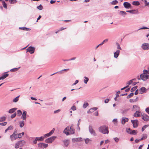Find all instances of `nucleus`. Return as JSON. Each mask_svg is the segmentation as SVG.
Returning a JSON list of instances; mask_svg holds the SVG:
<instances>
[{
    "label": "nucleus",
    "mask_w": 149,
    "mask_h": 149,
    "mask_svg": "<svg viewBox=\"0 0 149 149\" xmlns=\"http://www.w3.org/2000/svg\"><path fill=\"white\" fill-rule=\"evenodd\" d=\"M72 125L70 127L68 126L66 127L63 131L64 133L67 135L74 134L75 130L72 128Z\"/></svg>",
    "instance_id": "f257e3e1"
},
{
    "label": "nucleus",
    "mask_w": 149,
    "mask_h": 149,
    "mask_svg": "<svg viewBox=\"0 0 149 149\" xmlns=\"http://www.w3.org/2000/svg\"><path fill=\"white\" fill-rule=\"evenodd\" d=\"M99 132L104 134H108L109 132L108 127L105 125L101 126L98 128Z\"/></svg>",
    "instance_id": "f03ea898"
},
{
    "label": "nucleus",
    "mask_w": 149,
    "mask_h": 149,
    "mask_svg": "<svg viewBox=\"0 0 149 149\" xmlns=\"http://www.w3.org/2000/svg\"><path fill=\"white\" fill-rule=\"evenodd\" d=\"M25 142L24 140H21L16 143L15 145V148L17 149L19 147H22L25 143Z\"/></svg>",
    "instance_id": "7ed1b4c3"
},
{
    "label": "nucleus",
    "mask_w": 149,
    "mask_h": 149,
    "mask_svg": "<svg viewBox=\"0 0 149 149\" xmlns=\"http://www.w3.org/2000/svg\"><path fill=\"white\" fill-rule=\"evenodd\" d=\"M56 136H54L49 138L45 140V142L47 143H51L56 138Z\"/></svg>",
    "instance_id": "20e7f679"
},
{
    "label": "nucleus",
    "mask_w": 149,
    "mask_h": 149,
    "mask_svg": "<svg viewBox=\"0 0 149 149\" xmlns=\"http://www.w3.org/2000/svg\"><path fill=\"white\" fill-rule=\"evenodd\" d=\"M88 129L89 132L91 134H92L94 136L97 135V134L95 131L93 130L92 125H90L89 126Z\"/></svg>",
    "instance_id": "39448f33"
},
{
    "label": "nucleus",
    "mask_w": 149,
    "mask_h": 149,
    "mask_svg": "<svg viewBox=\"0 0 149 149\" xmlns=\"http://www.w3.org/2000/svg\"><path fill=\"white\" fill-rule=\"evenodd\" d=\"M140 78L143 81H145L149 78V75L147 74H142L140 75Z\"/></svg>",
    "instance_id": "423d86ee"
},
{
    "label": "nucleus",
    "mask_w": 149,
    "mask_h": 149,
    "mask_svg": "<svg viewBox=\"0 0 149 149\" xmlns=\"http://www.w3.org/2000/svg\"><path fill=\"white\" fill-rule=\"evenodd\" d=\"M142 118L145 121H148L149 120V116L146 114L141 113Z\"/></svg>",
    "instance_id": "0eeeda50"
},
{
    "label": "nucleus",
    "mask_w": 149,
    "mask_h": 149,
    "mask_svg": "<svg viewBox=\"0 0 149 149\" xmlns=\"http://www.w3.org/2000/svg\"><path fill=\"white\" fill-rule=\"evenodd\" d=\"M13 137H14L15 140L17 138V130H15L13 134L10 136V138L11 139V141H12L13 140Z\"/></svg>",
    "instance_id": "6e6552de"
},
{
    "label": "nucleus",
    "mask_w": 149,
    "mask_h": 149,
    "mask_svg": "<svg viewBox=\"0 0 149 149\" xmlns=\"http://www.w3.org/2000/svg\"><path fill=\"white\" fill-rule=\"evenodd\" d=\"M141 47L144 50H147L149 49V44L145 43L143 44Z\"/></svg>",
    "instance_id": "1a4fd4ad"
},
{
    "label": "nucleus",
    "mask_w": 149,
    "mask_h": 149,
    "mask_svg": "<svg viewBox=\"0 0 149 149\" xmlns=\"http://www.w3.org/2000/svg\"><path fill=\"white\" fill-rule=\"evenodd\" d=\"M131 121L132 123L133 124V126L134 127L136 128L137 127L139 124L138 120H131Z\"/></svg>",
    "instance_id": "9d476101"
},
{
    "label": "nucleus",
    "mask_w": 149,
    "mask_h": 149,
    "mask_svg": "<svg viewBox=\"0 0 149 149\" xmlns=\"http://www.w3.org/2000/svg\"><path fill=\"white\" fill-rule=\"evenodd\" d=\"M27 52H29L31 54L34 53L35 51V48L31 46L29 47L26 49Z\"/></svg>",
    "instance_id": "9b49d317"
},
{
    "label": "nucleus",
    "mask_w": 149,
    "mask_h": 149,
    "mask_svg": "<svg viewBox=\"0 0 149 149\" xmlns=\"http://www.w3.org/2000/svg\"><path fill=\"white\" fill-rule=\"evenodd\" d=\"M48 146L47 144L40 143L38 144V146L40 148H47Z\"/></svg>",
    "instance_id": "f8f14e48"
},
{
    "label": "nucleus",
    "mask_w": 149,
    "mask_h": 149,
    "mask_svg": "<svg viewBox=\"0 0 149 149\" xmlns=\"http://www.w3.org/2000/svg\"><path fill=\"white\" fill-rule=\"evenodd\" d=\"M55 130V129L53 128L52 130H51L49 133L45 134L44 135L43 137L44 138H46L47 137H49L51 136L54 132Z\"/></svg>",
    "instance_id": "ddd939ff"
},
{
    "label": "nucleus",
    "mask_w": 149,
    "mask_h": 149,
    "mask_svg": "<svg viewBox=\"0 0 149 149\" xmlns=\"http://www.w3.org/2000/svg\"><path fill=\"white\" fill-rule=\"evenodd\" d=\"M141 112L140 110L137 111L134 114L133 116L135 117H140L141 116Z\"/></svg>",
    "instance_id": "4468645a"
},
{
    "label": "nucleus",
    "mask_w": 149,
    "mask_h": 149,
    "mask_svg": "<svg viewBox=\"0 0 149 149\" xmlns=\"http://www.w3.org/2000/svg\"><path fill=\"white\" fill-rule=\"evenodd\" d=\"M147 91L146 89L144 87H142L140 88L139 90V93L142 94L145 93Z\"/></svg>",
    "instance_id": "2eb2a0df"
},
{
    "label": "nucleus",
    "mask_w": 149,
    "mask_h": 149,
    "mask_svg": "<svg viewBox=\"0 0 149 149\" xmlns=\"http://www.w3.org/2000/svg\"><path fill=\"white\" fill-rule=\"evenodd\" d=\"M82 139L81 137L73 138L72 139V141L73 143L82 141Z\"/></svg>",
    "instance_id": "dca6fc26"
},
{
    "label": "nucleus",
    "mask_w": 149,
    "mask_h": 149,
    "mask_svg": "<svg viewBox=\"0 0 149 149\" xmlns=\"http://www.w3.org/2000/svg\"><path fill=\"white\" fill-rule=\"evenodd\" d=\"M124 7L126 8H128L131 7V5L128 2H125L123 3Z\"/></svg>",
    "instance_id": "f3484780"
},
{
    "label": "nucleus",
    "mask_w": 149,
    "mask_h": 149,
    "mask_svg": "<svg viewBox=\"0 0 149 149\" xmlns=\"http://www.w3.org/2000/svg\"><path fill=\"white\" fill-rule=\"evenodd\" d=\"M140 108L138 106L135 105L133 106L132 111H137L138 110H140Z\"/></svg>",
    "instance_id": "a211bd4d"
},
{
    "label": "nucleus",
    "mask_w": 149,
    "mask_h": 149,
    "mask_svg": "<svg viewBox=\"0 0 149 149\" xmlns=\"http://www.w3.org/2000/svg\"><path fill=\"white\" fill-rule=\"evenodd\" d=\"M129 119L126 118H122L121 123L123 125L125 124L126 122H127L128 121Z\"/></svg>",
    "instance_id": "6ab92c4d"
},
{
    "label": "nucleus",
    "mask_w": 149,
    "mask_h": 149,
    "mask_svg": "<svg viewBox=\"0 0 149 149\" xmlns=\"http://www.w3.org/2000/svg\"><path fill=\"white\" fill-rule=\"evenodd\" d=\"M97 109V107H93L91 108L88 111L87 113H92L93 112L95 111Z\"/></svg>",
    "instance_id": "aec40b11"
},
{
    "label": "nucleus",
    "mask_w": 149,
    "mask_h": 149,
    "mask_svg": "<svg viewBox=\"0 0 149 149\" xmlns=\"http://www.w3.org/2000/svg\"><path fill=\"white\" fill-rule=\"evenodd\" d=\"M120 52V51L119 50H117L114 53V57L115 58H116L118 56Z\"/></svg>",
    "instance_id": "412c9836"
},
{
    "label": "nucleus",
    "mask_w": 149,
    "mask_h": 149,
    "mask_svg": "<svg viewBox=\"0 0 149 149\" xmlns=\"http://www.w3.org/2000/svg\"><path fill=\"white\" fill-rule=\"evenodd\" d=\"M26 111H24L22 116V119L24 120H25L26 119Z\"/></svg>",
    "instance_id": "4be33fe9"
},
{
    "label": "nucleus",
    "mask_w": 149,
    "mask_h": 149,
    "mask_svg": "<svg viewBox=\"0 0 149 149\" xmlns=\"http://www.w3.org/2000/svg\"><path fill=\"white\" fill-rule=\"evenodd\" d=\"M6 72H4V74L0 77V80L4 79L9 75V74H6Z\"/></svg>",
    "instance_id": "5701e85b"
},
{
    "label": "nucleus",
    "mask_w": 149,
    "mask_h": 149,
    "mask_svg": "<svg viewBox=\"0 0 149 149\" xmlns=\"http://www.w3.org/2000/svg\"><path fill=\"white\" fill-rule=\"evenodd\" d=\"M128 130L129 131H131V132H129V134H136L137 132L135 130H132L130 129V128H128Z\"/></svg>",
    "instance_id": "b1692460"
},
{
    "label": "nucleus",
    "mask_w": 149,
    "mask_h": 149,
    "mask_svg": "<svg viewBox=\"0 0 149 149\" xmlns=\"http://www.w3.org/2000/svg\"><path fill=\"white\" fill-rule=\"evenodd\" d=\"M17 109V108H12L9 110L8 112L10 113H14Z\"/></svg>",
    "instance_id": "393cba45"
},
{
    "label": "nucleus",
    "mask_w": 149,
    "mask_h": 149,
    "mask_svg": "<svg viewBox=\"0 0 149 149\" xmlns=\"http://www.w3.org/2000/svg\"><path fill=\"white\" fill-rule=\"evenodd\" d=\"M19 123L20 124L19 126L20 127H22L24 125V120L21 121H19Z\"/></svg>",
    "instance_id": "a878e982"
},
{
    "label": "nucleus",
    "mask_w": 149,
    "mask_h": 149,
    "mask_svg": "<svg viewBox=\"0 0 149 149\" xmlns=\"http://www.w3.org/2000/svg\"><path fill=\"white\" fill-rule=\"evenodd\" d=\"M20 68V67L18 68H13L10 70V71L11 72H14L17 71Z\"/></svg>",
    "instance_id": "bb28decb"
},
{
    "label": "nucleus",
    "mask_w": 149,
    "mask_h": 149,
    "mask_svg": "<svg viewBox=\"0 0 149 149\" xmlns=\"http://www.w3.org/2000/svg\"><path fill=\"white\" fill-rule=\"evenodd\" d=\"M43 138L44 137L42 136H41L40 137H36V140H37L38 141H43L44 140Z\"/></svg>",
    "instance_id": "cd10ccee"
},
{
    "label": "nucleus",
    "mask_w": 149,
    "mask_h": 149,
    "mask_svg": "<svg viewBox=\"0 0 149 149\" xmlns=\"http://www.w3.org/2000/svg\"><path fill=\"white\" fill-rule=\"evenodd\" d=\"M132 4L135 6H139L140 4V3L138 1H134L132 2Z\"/></svg>",
    "instance_id": "c85d7f7f"
},
{
    "label": "nucleus",
    "mask_w": 149,
    "mask_h": 149,
    "mask_svg": "<svg viewBox=\"0 0 149 149\" xmlns=\"http://www.w3.org/2000/svg\"><path fill=\"white\" fill-rule=\"evenodd\" d=\"M20 95L17 96V97L15 98L13 100V102H17L19 100V97Z\"/></svg>",
    "instance_id": "c756f323"
},
{
    "label": "nucleus",
    "mask_w": 149,
    "mask_h": 149,
    "mask_svg": "<svg viewBox=\"0 0 149 149\" xmlns=\"http://www.w3.org/2000/svg\"><path fill=\"white\" fill-rule=\"evenodd\" d=\"M84 78H85V79L84 80V82L85 84H86L88 81L89 79L88 78L86 77H84Z\"/></svg>",
    "instance_id": "7c9ffc66"
},
{
    "label": "nucleus",
    "mask_w": 149,
    "mask_h": 149,
    "mask_svg": "<svg viewBox=\"0 0 149 149\" xmlns=\"http://www.w3.org/2000/svg\"><path fill=\"white\" fill-rule=\"evenodd\" d=\"M119 13L122 16L127 15V13L123 11H120Z\"/></svg>",
    "instance_id": "2f4dec72"
},
{
    "label": "nucleus",
    "mask_w": 149,
    "mask_h": 149,
    "mask_svg": "<svg viewBox=\"0 0 149 149\" xmlns=\"http://www.w3.org/2000/svg\"><path fill=\"white\" fill-rule=\"evenodd\" d=\"M88 105V104L87 102H85L83 104V107L84 108H86Z\"/></svg>",
    "instance_id": "473e14b6"
},
{
    "label": "nucleus",
    "mask_w": 149,
    "mask_h": 149,
    "mask_svg": "<svg viewBox=\"0 0 149 149\" xmlns=\"http://www.w3.org/2000/svg\"><path fill=\"white\" fill-rule=\"evenodd\" d=\"M138 86H136L132 88L131 89V91L133 92V91H134L137 88Z\"/></svg>",
    "instance_id": "72a5a7b5"
},
{
    "label": "nucleus",
    "mask_w": 149,
    "mask_h": 149,
    "mask_svg": "<svg viewBox=\"0 0 149 149\" xmlns=\"http://www.w3.org/2000/svg\"><path fill=\"white\" fill-rule=\"evenodd\" d=\"M17 115L18 116H20L22 114V111L20 110H18L17 111Z\"/></svg>",
    "instance_id": "f704fd0d"
},
{
    "label": "nucleus",
    "mask_w": 149,
    "mask_h": 149,
    "mask_svg": "<svg viewBox=\"0 0 149 149\" xmlns=\"http://www.w3.org/2000/svg\"><path fill=\"white\" fill-rule=\"evenodd\" d=\"M3 5V7L4 8H7V5L6 3L4 1H2Z\"/></svg>",
    "instance_id": "c9c22d12"
},
{
    "label": "nucleus",
    "mask_w": 149,
    "mask_h": 149,
    "mask_svg": "<svg viewBox=\"0 0 149 149\" xmlns=\"http://www.w3.org/2000/svg\"><path fill=\"white\" fill-rule=\"evenodd\" d=\"M108 39H106L104 40L100 44V45H102L104 43L107 42L108 41Z\"/></svg>",
    "instance_id": "e433bc0d"
},
{
    "label": "nucleus",
    "mask_w": 149,
    "mask_h": 149,
    "mask_svg": "<svg viewBox=\"0 0 149 149\" xmlns=\"http://www.w3.org/2000/svg\"><path fill=\"white\" fill-rule=\"evenodd\" d=\"M134 95V93L133 92L131 93L130 94L128 95L127 97V99H129L131 97H132Z\"/></svg>",
    "instance_id": "4c0bfd02"
},
{
    "label": "nucleus",
    "mask_w": 149,
    "mask_h": 149,
    "mask_svg": "<svg viewBox=\"0 0 149 149\" xmlns=\"http://www.w3.org/2000/svg\"><path fill=\"white\" fill-rule=\"evenodd\" d=\"M149 126V125H144L142 128V132H143L145 129L146 128H147V127H148Z\"/></svg>",
    "instance_id": "58836bf2"
},
{
    "label": "nucleus",
    "mask_w": 149,
    "mask_h": 149,
    "mask_svg": "<svg viewBox=\"0 0 149 149\" xmlns=\"http://www.w3.org/2000/svg\"><path fill=\"white\" fill-rule=\"evenodd\" d=\"M65 145L67 146L69 143V141L68 140H67L64 141Z\"/></svg>",
    "instance_id": "ea45409f"
},
{
    "label": "nucleus",
    "mask_w": 149,
    "mask_h": 149,
    "mask_svg": "<svg viewBox=\"0 0 149 149\" xmlns=\"http://www.w3.org/2000/svg\"><path fill=\"white\" fill-rule=\"evenodd\" d=\"M37 8L40 10H42L43 9V7L42 5L40 4L39 6H37Z\"/></svg>",
    "instance_id": "a19ab883"
},
{
    "label": "nucleus",
    "mask_w": 149,
    "mask_h": 149,
    "mask_svg": "<svg viewBox=\"0 0 149 149\" xmlns=\"http://www.w3.org/2000/svg\"><path fill=\"white\" fill-rule=\"evenodd\" d=\"M6 119V117L4 116L0 118V122L5 120Z\"/></svg>",
    "instance_id": "79ce46f5"
},
{
    "label": "nucleus",
    "mask_w": 149,
    "mask_h": 149,
    "mask_svg": "<svg viewBox=\"0 0 149 149\" xmlns=\"http://www.w3.org/2000/svg\"><path fill=\"white\" fill-rule=\"evenodd\" d=\"M117 3H118V1L116 0L113 1L111 2V3L112 4H113V5L116 4Z\"/></svg>",
    "instance_id": "37998d69"
},
{
    "label": "nucleus",
    "mask_w": 149,
    "mask_h": 149,
    "mask_svg": "<svg viewBox=\"0 0 149 149\" xmlns=\"http://www.w3.org/2000/svg\"><path fill=\"white\" fill-rule=\"evenodd\" d=\"M116 45L117 46V48L118 49H120V50H121V49L120 47V45H119V44L118 43V42H116Z\"/></svg>",
    "instance_id": "c03bdc74"
},
{
    "label": "nucleus",
    "mask_w": 149,
    "mask_h": 149,
    "mask_svg": "<svg viewBox=\"0 0 149 149\" xmlns=\"http://www.w3.org/2000/svg\"><path fill=\"white\" fill-rule=\"evenodd\" d=\"M136 10H126V12H128L132 14H134V11H135Z\"/></svg>",
    "instance_id": "a18cd8bd"
},
{
    "label": "nucleus",
    "mask_w": 149,
    "mask_h": 149,
    "mask_svg": "<svg viewBox=\"0 0 149 149\" xmlns=\"http://www.w3.org/2000/svg\"><path fill=\"white\" fill-rule=\"evenodd\" d=\"M147 137V136L146 134H143L142 135V138H143V139H146Z\"/></svg>",
    "instance_id": "49530a36"
},
{
    "label": "nucleus",
    "mask_w": 149,
    "mask_h": 149,
    "mask_svg": "<svg viewBox=\"0 0 149 149\" xmlns=\"http://www.w3.org/2000/svg\"><path fill=\"white\" fill-rule=\"evenodd\" d=\"M13 126L12 125H10L7 128V129H8V130H12L13 129Z\"/></svg>",
    "instance_id": "de8ad7c7"
},
{
    "label": "nucleus",
    "mask_w": 149,
    "mask_h": 149,
    "mask_svg": "<svg viewBox=\"0 0 149 149\" xmlns=\"http://www.w3.org/2000/svg\"><path fill=\"white\" fill-rule=\"evenodd\" d=\"M128 110V109H126L124 110H123L122 112V113H125L127 112V111Z\"/></svg>",
    "instance_id": "09e8293b"
},
{
    "label": "nucleus",
    "mask_w": 149,
    "mask_h": 149,
    "mask_svg": "<svg viewBox=\"0 0 149 149\" xmlns=\"http://www.w3.org/2000/svg\"><path fill=\"white\" fill-rule=\"evenodd\" d=\"M16 115V113H13V114L11 115V116H10L11 118H14L15 117Z\"/></svg>",
    "instance_id": "8fccbe9b"
},
{
    "label": "nucleus",
    "mask_w": 149,
    "mask_h": 149,
    "mask_svg": "<svg viewBox=\"0 0 149 149\" xmlns=\"http://www.w3.org/2000/svg\"><path fill=\"white\" fill-rule=\"evenodd\" d=\"M9 1H10V3L11 4H13L17 2V1L16 0H9Z\"/></svg>",
    "instance_id": "3c124183"
},
{
    "label": "nucleus",
    "mask_w": 149,
    "mask_h": 149,
    "mask_svg": "<svg viewBox=\"0 0 149 149\" xmlns=\"http://www.w3.org/2000/svg\"><path fill=\"white\" fill-rule=\"evenodd\" d=\"M90 141V139L88 138H86L85 140V142L87 144L88 143L89 141Z\"/></svg>",
    "instance_id": "603ef678"
},
{
    "label": "nucleus",
    "mask_w": 149,
    "mask_h": 149,
    "mask_svg": "<svg viewBox=\"0 0 149 149\" xmlns=\"http://www.w3.org/2000/svg\"><path fill=\"white\" fill-rule=\"evenodd\" d=\"M7 123L6 122H4L3 123H0V125L3 126H4L6 125Z\"/></svg>",
    "instance_id": "864d4df0"
},
{
    "label": "nucleus",
    "mask_w": 149,
    "mask_h": 149,
    "mask_svg": "<svg viewBox=\"0 0 149 149\" xmlns=\"http://www.w3.org/2000/svg\"><path fill=\"white\" fill-rule=\"evenodd\" d=\"M71 109L73 111H75V110H76V107H75V106H74V105L72 107Z\"/></svg>",
    "instance_id": "5fc2aeb1"
},
{
    "label": "nucleus",
    "mask_w": 149,
    "mask_h": 149,
    "mask_svg": "<svg viewBox=\"0 0 149 149\" xmlns=\"http://www.w3.org/2000/svg\"><path fill=\"white\" fill-rule=\"evenodd\" d=\"M149 29V28L146 27H142L141 28L139 29L138 30H141V29Z\"/></svg>",
    "instance_id": "6e6d98bb"
},
{
    "label": "nucleus",
    "mask_w": 149,
    "mask_h": 149,
    "mask_svg": "<svg viewBox=\"0 0 149 149\" xmlns=\"http://www.w3.org/2000/svg\"><path fill=\"white\" fill-rule=\"evenodd\" d=\"M148 73V71L147 70H144L143 71V73L144 74H146Z\"/></svg>",
    "instance_id": "4d7b16f0"
},
{
    "label": "nucleus",
    "mask_w": 149,
    "mask_h": 149,
    "mask_svg": "<svg viewBox=\"0 0 149 149\" xmlns=\"http://www.w3.org/2000/svg\"><path fill=\"white\" fill-rule=\"evenodd\" d=\"M132 82H133V80H131L128 82L127 84H128V85H130L131 84Z\"/></svg>",
    "instance_id": "13d9d810"
},
{
    "label": "nucleus",
    "mask_w": 149,
    "mask_h": 149,
    "mask_svg": "<svg viewBox=\"0 0 149 149\" xmlns=\"http://www.w3.org/2000/svg\"><path fill=\"white\" fill-rule=\"evenodd\" d=\"M130 101L131 103H133V102H136L135 100L134 99H130Z\"/></svg>",
    "instance_id": "bf43d9fd"
},
{
    "label": "nucleus",
    "mask_w": 149,
    "mask_h": 149,
    "mask_svg": "<svg viewBox=\"0 0 149 149\" xmlns=\"http://www.w3.org/2000/svg\"><path fill=\"white\" fill-rule=\"evenodd\" d=\"M145 111L148 113L149 114V107L145 109Z\"/></svg>",
    "instance_id": "052dcab7"
},
{
    "label": "nucleus",
    "mask_w": 149,
    "mask_h": 149,
    "mask_svg": "<svg viewBox=\"0 0 149 149\" xmlns=\"http://www.w3.org/2000/svg\"><path fill=\"white\" fill-rule=\"evenodd\" d=\"M114 139L115 141L116 142H118L119 141V139L117 137L114 138Z\"/></svg>",
    "instance_id": "680f3d73"
},
{
    "label": "nucleus",
    "mask_w": 149,
    "mask_h": 149,
    "mask_svg": "<svg viewBox=\"0 0 149 149\" xmlns=\"http://www.w3.org/2000/svg\"><path fill=\"white\" fill-rule=\"evenodd\" d=\"M60 109H59L58 110L54 111V113H58L60 111Z\"/></svg>",
    "instance_id": "e2e57ef3"
},
{
    "label": "nucleus",
    "mask_w": 149,
    "mask_h": 149,
    "mask_svg": "<svg viewBox=\"0 0 149 149\" xmlns=\"http://www.w3.org/2000/svg\"><path fill=\"white\" fill-rule=\"evenodd\" d=\"M109 99H107L104 100V103H107L109 102Z\"/></svg>",
    "instance_id": "0e129e2a"
},
{
    "label": "nucleus",
    "mask_w": 149,
    "mask_h": 149,
    "mask_svg": "<svg viewBox=\"0 0 149 149\" xmlns=\"http://www.w3.org/2000/svg\"><path fill=\"white\" fill-rule=\"evenodd\" d=\"M17 138H20L22 137V136L20 133H19L17 134Z\"/></svg>",
    "instance_id": "69168bd1"
},
{
    "label": "nucleus",
    "mask_w": 149,
    "mask_h": 149,
    "mask_svg": "<svg viewBox=\"0 0 149 149\" xmlns=\"http://www.w3.org/2000/svg\"><path fill=\"white\" fill-rule=\"evenodd\" d=\"M19 29L23 30H26V29H27V28L24 27H19Z\"/></svg>",
    "instance_id": "338daca9"
},
{
    "label": "nucleus",
    "mask_w": 149,
    "mask_h": 149,
    "mask_svg": "<svg viewBox=\"0 0 149 149\" xmlns=\"http://www.w3.org/2000/svg\"><path fill=\"white\" fill-rule=\"evenodd\" d=\"M79 82V81L78 80H76L75 81V82L73 84V85H75L76 84H77V83H78Z\"/></svg>",
    "instance_id": "774afa93"
}]
</instances>
